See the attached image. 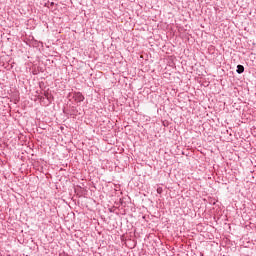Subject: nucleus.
I'll return each instance as SVG.
<instances>
[{
	"label": "nucleus",
	"mask_w": 256,
	"mask_h": 256,
	"mask_svg": "<svg viewBox=\"0 0 256 256\" xmlns=\"http://www.w3.org/2000/svg\"><path fill=\"white\" fill-rule=\"evenodd\" d=\"M236 72L238 73V75H241V73L245 72V67L243 65L239 64L237 66Z\"/></svg>",
	"instance_id": "2"
},
{
	"label": "nucleus",
	"mask_w": 256,
	"mask_h": 256,
	"mask_svg": "<svg viewBox=\"0 0 256 256\" xmlns=\"http://www.w3.org/2000/svg\"><path fill=\"white\" fill-rule=\"evenodd\" d=\"M157 192H158V193H161V190L158 189Z\"/></svg>",
	"instance_id": "3"
},
{
	"label": "nucleus",
	"mask_w": 256,
	"mask_h": 256,
	"mask_svg": "<svg viewBox=\"0 0 256 256\" xmlns=\"http://www.w3.org/2000/svg\"><path fill=\"white\" fill-rule=\"evenodd\" d=\"M73 99L76 103H82V101H85V96L81 92H74Z\"/></svg>",
	"instance_id": "1"
},
{
	"label": "nucleus",
	"mask_w": 256,
	"mask_h": 256,
	"mask_svg": "<svg viewBox=\"0 0 256 256\" xmlns=\"http://www.w3.org/2000/svg\"><path fill=\"white\" fill-rule=\"evenodd\" d=\"M157 192H158V193H161V190L158 189Z\"/></svg>",
	"instance_id": "4"
}]
</instances>
